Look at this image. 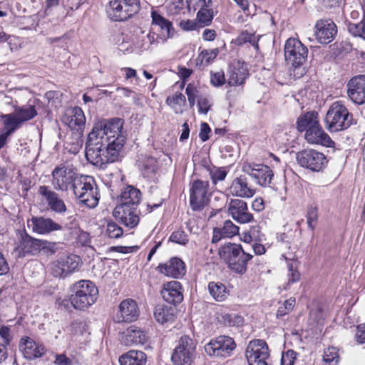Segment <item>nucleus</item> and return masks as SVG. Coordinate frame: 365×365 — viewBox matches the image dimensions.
I'll list each match as a JSON object with an SVG mask.
<instances>
[{"instance_id": "1", "label": "nucleus", "mask_w": 365, "mask_h": 365, "mask_svg": "<svg viewBox=\"0 0 365 365\" xmlns=\"http://www.w3.org/2000/svg\"><path fill=\"white\" fill-rule=\"evenodd\" d=\"M123 120L112 118L94 124L86 144V157L93 165L102 166L118 161L125 142Z\"/></svg>"}, {"instance_id": "2", "label": "nucleus", "mask_w": 365, "mask_h": 365, "mask_svg": "<svg viewBox=\"0 0 365 365\" xmlns=\"http://www.w3.org/2000/svg\"><path fill=\"white\" fill-rule=\"evenodd\" d=\"M69 301L76 309L83 310L93 304L98 294V289L90 280H80L70 288Z\"/></svg>"}, {"instance_id": "3", "label": "nucleus", "mask_w": 365, "mask_h": 365, "mask_svg": "<svg viewBox=\"0 0 365 365\" xmlns=\"http://www.w3.org/2000/svg\"><path fill=\"white\" fill-rule=\"evenodd\" d=\"M220 257L224 259L230 269L238 274L247 271V264L253 256L245 252L240 245L229 243L219 252Z\"/></svg>"}, {"instance_id": "4", "label": "nucleus", "mask_w": 365, "mask_h": 365, "mask_svg": "<svg viewBox=\"0 0 365 365\" xmlns=\"http://www.w3.org/2000/svg\"><path fill=\"white\" fill-rule=\"evenodd\" d=\"M353 123V116L345 106L336 101L329 107L325 118L327 128L330 132L347 129Z\"/></svg>"}, {"instance_id": "5", "label": "nucleus", "mask_w": 365, "mask_h": 365, "mask_svg": "<svg viewBox=\"0 0 365 365\" xmlns=\"http://www.w3.org/2000/svg\"><path fill=\"white\" fill-rule=\"evenodd\" d=\"M140 9L139 0H112L107 12L113 21H123L138 14Z\"/></svg>"}, {"instance_id": "6", "label": "nucleus", "mask_w": 365, "mask_h": 365, "mask_svg": "<svg viewBox=\"0 0 365 365\" xmlns=\"http://www.w3.org/2000/svg\"><path fill=\"white\" fill-rule=\"evenodd\" d=\"M308 49L298 39L289 38L284 45V57L286 61L294 68L303 65L307 58Z\"/></svg>"}, {"instance_id": "7", "label": "nucleus", "mask_w": 365, "mask_h": 365, "mask_svg": "<svg viewBox=\"0 0 365 365\" xmlns=\"http://www.w3.org/2000/svg\"><path fill=\"white\" fill-rule=\"evenodd\" d=\"M204 348L206 354L210 356L226 358L235 350L236 344L232 338L221 335L211 339Z\"/></svg>"}, {"instance_id": "8", "label": "nucleus", "mask_w": 365, "mask_h": 365, "mask_svg": "<svg viewBox=\"0 0 365 365\" xmlns=\"http://www.w3.org/2000/svg\"><path fill=\"white\" fill-rule=\"evenodd\" d=\"M81 258L76 255L62 256L51 262L50 269L55 277L65 278L78 270Z\"/></svg>"}, {"instance_id": "9", "label": "nucleus", "mask_w": 365, "mask_h": 365, "mask_svg": "<svg viewBox=\"0 0 365 365\" xmlns=\"http://www.w3.org/2000/svg\"><path fill=\"white\" fill-rule=\"evenodd\" d=\"M195 345L188 336H182L174 349L171 359L178 365H191L194 358Z\"/></svg>"}, {"instance_id": "10", "label": "nucleus", "mask_w": 365, "mask_h": 365, "mask_svg": "<svg viewBox=\"0 0 365 365\" xmlns=\"http://www.w3.org/2000/svg\"><path fill=\"white\" fill-rule=\"evenodd\" d=\"M51 175L54 189L60 191H66L69 187L73 188V185L79 177L73 169L62 165L56 167Z\"/></svg>"}, {"instance_id": "11", "label": "nucleus", "mask_w": 365, "mask_h": 365, "mask_svg": "<svg viewBox=\"0 0 365 365\" xmlns=\"http://www.w3.org/2000/svg\"><path fill=\"white\" fill-rule=\"evenodd\" d=\"M209 182L197 180L194 181L190 190V205L192 210H202L209 202Z\"/></svg>"}, {"instance_id": "12", "label": "nucleus", "mask_w": 365, "mask_h": 365, "mask_svg": "<svg viewBox=\"0 0 365 365\" xmlns=\"http://www.w3.org/2000/svg\"><path fill=\"white\" fill-rule=\"evenodd\" d=\"M269 348L262 339L251 341L246 349V357L249 365H268Z\"/></svg>"}, {"instance_id": "13", "label": "nucleus", "mask_w": 365, "mask_h": 365, "mask_svg": "<svg viewBox=\"0 0 365 365\" xmlns=\"http://www.w3.org/2000/svg\"><path fill=\"white\" fill-rule=\"evenodd\" d=\"M298 163L304 168L319 172L327 165L328 161L325 155L314 150H304L297 155Z\"/></svg>"}, {"instance_id": "14", "label": "nucleus", "mask_w": 365, "mask_h": 365, "mask_svg": "<svg viewBox=\"0 0 365 365\" xmlns=\"http://www.w3.org/2000/svg\"><path fill=\"white\" fill-rule=\"evenodd\" d=\"M242 170L251 177L257 184L262 187L269 186L274 178L273 171L265 165L245 163L242 167Z\"/></svg>"}, {"instance_id": "15", "label": "nucleus", "mask_w": 365, "mask_h": 365, "mask_svg": "<svg viewBox=\"0 0 365 365\" xmlns=\"http://www.w3.org/2000/svg\"><path fill=\"white\" fill-rule=\"evenodd\" d=\"M227 212L234 220L240 224L250 223L254 220L253 215L249 211L246 202L240 199H231Z\"/></svg>"}, {"instance_id": "16", "label": "nucleus", "mask_w": 365, "mask_h": 365, "mask_svg": "<svg viewBox=\"0 0 365 365\" xmlns=\"http://www.w3.org/2000/svg\"><path fill=\"white\" fill-rule=\"evenodd\" d=\"M139 314L140 310L136 302L132 299H126L120 303L114 321L117 323L133 322L138 319Z\"/></svg>"}, {"instance_id": "17", "label": "nucleus", "mask_w": 365, "mask_h": 365, "mask_svg": "<svg viewBox=\"0 0 365 365\" xmlns=\"http://www.w3.org/2000/svg\"><path fill=\"white\" fill-rule=\"evenodd\" d=\"M348 98L355 104L365 103V76L357 75L352 77L346 83Z\"/></svg>"}, {"instance_id": "18", "label": "nucleus", "mask_w": 365, "mask_h": 365, "mask_svg": "<svg viewBox=\"0 0 365 365\" xmlns=\"http://www.w3.org/2000/svg\"><path fill=\"white\" fill-rule=\"evenodd\" d=\"M337 32L336 26L331 19L318 20L314 26V36L322 44L331 42Z\"/></svg>"}, {"instance_id": "19", "label": "nucleus", "mask_w": 365, "mask_h": 365, "mask_svg": "<svg viewBox=\"0 0 365 365\" xmlns=\"http://www.w3.org/2000/svg\"><path fill=\"white\" fill-rule=\"evenodd\" d=\"M113 214L115 219L130 228L137 226L140 220L137 206L118 205L115 207Z\"/></svg>"}, {"instance_id": "20", "label": "nucleus", "mask_w": 365, "mask_h": 365, "mask_svg": "<svg viewBox=\"0 0 365 365\" xmlns=\"http://www.w3.org/2000/svg\"><path fill=\"white\" fill-rule=\"evenodd\" d=\"M229 192L235 197L250 198L255 195L256 190L249 183L247 177L245 175H241L232 180Z\"/></svg>"}, {"instance_id": "21", "label": "nucleus", "mask_w": 365, "mask_h": 365, "mask_svg": "<svg viewBox=\"0 0 365 365\" xmlns=\"http://www.w3.org/2000/svg\"><path fill=\"white\" fill-rule=\"evenodd\" d=\"M28 226L32 231L38 235H47L53 231L62 230V226L51 218L43 217H33L28 220Z\"/></svg>"}, {"instance_id": "22", "label": "nucleus", "mask_w": 365, "mask_h": 365, "mask_svg": "<svg viewBox=\"0 0 365 365\" xmlns=\"http://www.w3.org/2000/svg\"><path fill=\"white\" fill-rule=\"evenodd\" d=\"M38 193L43 197L48 207L53 212L63 214L66 211L67 208L64 201L59 197L58 193L51 190L48 186H40Z\"/></svg>"}, {"instance_id": "23", "label": "nucleus", "mask_w": 365, "mask_h": 365, "mask_svg": "<svg viewBox=\"0 0 365 365\" xmlns=\"http://www.w3.org/2000/svg\"><path fill=\"white\" fill-rule=\"evenodd\" d=\"M157 269L165 276L173 278H179L185 274V263L178 257H173L167 262L159 264Z\"/></svg>"}, {"instance_id": "24", "label": "nucleus", "mask_w": 365, "mask_h": 365, "mask_svg": "<svg viewBox=\"0 0 365 365\" xmlns=\"http://www.w3.org/2000/svg\"><path fill=\"white\" fill-rule=\"evenodd\" d=\"M40 239L34 238L25 231L19 232V244L17 250L24 255H36L39 253Z\"/></svg>"}, {"instance_id": "25", "label": "nucleus", "mask_w": 365, "mask_h": 365, "mask_svg": "<svg viewBox=\"0 0 365 365\" xmlns=\"http://www.w3.org/2000/svg\"><path fill=\"white\" fill-rule=\"evenodd\" d=\"M161 295L163 299L170 304L180 303L183 299L181 284L178 281H171L164 284Z\"/></svg>"}, {"instance_id": "26", "label": "nucleus", "mask_w": 365, "mask_h": 365, "mask_svg": "<svg viewBox=\"0 0 365 365\" xmlns=\"http://www.w3.org/2000/svg\"><path fill=\"white\" fill-rule=\"evenodd\" d=\"M147 340V334L134 325L129 327L122 334V341L126 346L144 344Z\"/></svg>"}, {"instance_id": "27", "label": "nucleus", "mask_w": 365, "mask_h": 365, "mask_svg": "<svg viewBox=\"0 0 365 365\" xmlns=\"http://www.w3.org/2000/svg\"><path fill=\"white\" fill-rule=\"evenodd\" d=\"M305 138L308 143L312 144H318L327 147H331L334 144L329 135L322 130L320 125L307 129L305 133Z\"/></svg>"}, {"instance_id": "28", "label": "nucleus", "mask_w": 365, "mask_h": 365, "mask_svg": "<svg viewBox=\"0 0 365 365\" xmlns=\"http://www.w3.org/2000/svg\"><path fill=\"white\" fill-rule=\"evenodd\" d=\"M19 347L24 357L28 359L40 357L44 353V347L38 345L35 341L28 336L21 339Z\"/></svg>"}, {"instance_id": "29", "label": "nucleus", "mask_w": 365, "mask_h": 365, "mask_svg": "<svg viewBox=\"0 0 365 365\" xmlns=\"http://www.w3.org/2000/svg\"><path fill=\"white\" fill-rule=\"evenodd\" d=\"M249 73L247 65L238 61L231 67L227 83L230 86L242 85L244 83Z\"/></svg>"}, {"instance_id": "30", "label": "nucleus", "mask_w": 365, "mask_h": 365, "mask_svg": "<svg viewBox=\"0 0 365 365\" xmlns=\"http://www.w3.org/2000/svg\"><path fill=\"white\" fill-rule=\"evenodd\" d=\"M239 227L231 220H225L222 227H215L213 229L212 242L216 243L222 238H232L239 233Z\"/></svg>"}, {"instance_id": "31", "label": "nucleus", "mask_w": 365, "mask_h": 365, "mask_svg": "<svg viewBox=\"0 0 365 365\" xmlns=\"http://www.w3.org/2000/svg\"><path fill=\"white\" fill-rule=\"evenodd\" d=\"M96 184L95 180L91 176L81 175L73 185V194L78 199Z\"/></svg>"}, {"instance_id": "32", "label": "nucleus", "mask_w": 365, "mask_h": 365, "mask_svg": "<svg viewBox=\"0 0 365 365\" xmlns=\"http://www.w3.org/2000/svg\"><path fill=\"white\" fill-rule=\"evenodd\" d=\"M66 123L71 130H81L86 124V117L83 111L79 107L73 108L71 115L66 119Z\"/></svg>"}, {"instance_id": "33", "label": "nucleus", "mask_w": 365, "mask_h": 365, "mask_svg": "<svg viewBox=\"0 0 365 365\" xmlns=\"http://www.w3.org/2000/svg\"><path fill=\"white\" fill-rule=\"evenodd\" d=\"M146 355L141 351H130L119 358L120 365H145Z\"/></svg>"}, {"instance_id": "34", "label": "nucleus", "mask_w": 365, "mask_h": 365, "mask_svg": "<svg viewBox=\"0 0 365 365\" xmlns=\"http://www.w3.org/2000/svg\"><path fill=\"white\" fill-rule=\"evenodd\" d=\"M141 200V193L139 190L132 187H126L120 195V205L128 206H138Z\"/></svg>"}, {"instance_id": "35", "label": "nucleus", "mask_w": 365, "mask_h": 365, "mask_svg": "<svg viewBox=\"0 0 365 365\" xmlns=\"http://www.w3.org/2000/svg\"><path fill=\"white\" fill-rule=\"evenodd\" d=\"M175 308L170 306L157 305L154 311V317L158 323L164 324L175 319Z\"/></svg>"}, {"instance_id": "36", "label": "nucleus", "mask_w": 365, "mask_h": 365, "mask_svg": "<svg viewBox=\"0 0 365 365\" xmlns=\"http://www.w3.org/2000/svg\"><path fill=\"white\" fill-rule=\"evenodd\" d=\"M318 125H319L318 113L314 111L306 113L297 120V129L301 132Z\"/></svg>"}, {"instance_id": "37", "label": "nucleus", "mask_w": 365, "mask_h": 365, "mask_svg": "<svg viewBox=\"0 0 365 365\" xmlns=\"http://www.w3.org/2000/svg\"><path fill=\"white\" fill-rule=\"evenodd\" d=\"M13 113L21 124L36 117L37 111L34 106L26 104L16 107Z\"/></svg>"}, {"instance_id": "38", "label": "nucleus", "mask_w": 365, "mask_h": 365, "mask_svg": "<svg viewBox=\"0 0 365 365\" xmlns=\"http://www.w3.org/2000/svg\"><path fill=\"white\" fill-rule=\"evenodd\" d=\"M151 17L153 24L160 28L163 36L165 38H170V31L173 29L172 23L155 11H152Z\"/></svg>"}, {"instance_id": "39", "label": "nucleus", "mask_w": 365, "mask_h": 365, "mask_svg": "<svg viewBox=\"0 0 365 365\" xmlns=\"http://www.w3.org/2000/svg\"><path fill=\"white\" fill-rule=\"evenodd\" d=\"M100 194L96 184L78 198L81 203L89 208L96 207L98 204Z\"/></svg>"}, {"instance_id": "40", "label": "nucleus", "mask_w": 365, "mask_h": 365, "mask_svg": "<svg viewBox=\"0 0 365 365\" xmlns=\"http://www.w3.org/2000/svg\"><path fill=\"white\" fill-rule=\"evenodd\" d=\"M208 290L212 298L217 302L224 301L227 295L226 287L220 282H210Z\"/></svg>"}, {"instance_id": "41", "label": "nucleus", "mask_w": 365, "mask_h": 365, "mask_svg": "<svg viewBox=\"0 0 365 365\" xmlns=\"http://www.w3.org/2000/svg\"><path fill=\"white\" fill-rule=\"evenodd\" d=\"M141 173L144 178H153L157 170V160L153 157H147L141 162Z\"/></svg>"}, {"instance_id": "42", "label": "nucleus", "mask_w": 365, "mask_h": 365, "mask_svg": "<svg viewBox=\"0 0 365 365\" xmlns=\"http://www.w3.org/2000/svg\"><path fill=\"white\" fill-rule=\"evenodd\" d=\"M1 118L4 124L3 131L10 135L14 133L21 125L20 122H19V120L13 113L10 114L1 115Z\"/></svg>"}, {"instance_id": "43", "label": "nucleus", "mask_w": 365, "mask_h": 365, "mask_svg": "<svg viewBox=\"0 0 365 365\" xmlns=\"http://www.w3.org/2000/svg\"><path fill=\"white\" fill-rule=\"evenodd\" d=\"M339 350L334 346H329L324 350L322 361L325 365H336L339 361Z\"/></svg>"}, {"instance_id": "44", "label": "nucleus", "mask_w": 365, "mask_h": 365, "mask_svg": "<svg viewBox=\"0 0 365 365\" xmlns=\"http://www.w3.org/2000/svg\"><path fill=\"white\" fill-rule=\"evenodd\" d=\"M155 40V34L149 33L145 35L142 32V35L138 36V41L135 43V48L141 51L147 50L153 43Z\"/></svg>"}, {"instance_id": "45", "label": "nucleus", "mask_w": 365, "mask_h": 365, "mask_svg": "<svg viewBox=\"0 0 365 365\" xmlns=\"http://www.w3.org/2000/svg\"><path fill=\"white\" fill-rule=\"evenodd\" d=\"M213 19V11L209 8H200L197 14V21L200 26H208Z\"/></svg>"}, {"instance_id": "46", "label": "nucleus", "mask_w": 365, "mask_h": 365, "mask_svg": "<svg viewBox=\"0 0 365 365\" xmlns=\"http://www.w3.org/2000/svg\"><path fill=\"white\" fill-rule=\"evenodd\" d=\"M298 262L290 260L287 262L289 283H294L299 280L300 274L297 270Z\"/></svg>"}, {"instance_id": "47", "label": "nucleus", "mask_w": 365, "mask_h": 365, "mask_svg": "<svg viewBox=\"0 0 365 365\" xmlns=\"http://www.w3.org/2000/svg\"><path fill=\"white\" fill-rule=\"evenodd\" d=\"M219 53L218 48H213L210 50H203L199 55L198 58L201 59V63L207 66L211 63L217 56Z\"/></svg>"}, {"instance_id": "48", "label": "nucleus", "mask_w": 365, "mask_h": 365, "mask_svg": "<svg viewBox=\"0 0 365 365\" xmlns=\"http://www.w3.org/2000/svg\"><path fill=\"white\" fill-rule=\"evenodd\" d=\"M349 32L356 37H361L365 40V22L357 24L349 23L347 24Z\"/></svg>"}, {"instance_id": "49", "label": "nucleus", "mask_w": 365, "mask_h": 365, "mask_svg": "<svg viewBox=\"0 0 365 365\" xmlns=\"http://www.w3.org/2000/svg\"><path fill=\"white\" fill-rule=\"evenodd\" d=\"M306 218L308 227L314 230L318 220V209L316 205H312L308 207Z\"/></svg>"}, {"instance_id": "50", "label": "nucleus", "mask_w": 365, "mask_h": 365, "mask_svg": "<svg viewBox=\"0 0 365 365\" xmlns=\"http://www.w3.org/2000/svg\"><path fill=\"white\" fill-rule=\"evenodd\" d=\"M106 235L110 238H119L123 235V229L114 222H108L106 226Z\"/></svg>"}, {"instance_id": "51", "label": "nucleus", "mask_w": 365, "mask_h": 365, "mask_svg": "<svg viewBox=\"0 0 365 365\" xmlns=\"http://www.w3.org/2000/svg\"><path fill=\"white\" fill-rule=\"evenodd\" d=\"M227 175V172L224 168L214 167L210 170V175L214 184H217L219 181L224 180Z\"/></svg>"}, {"instance_id": "52", "label": "nucleus", "mask_w": 365, "mask_h": 365, "mask_svg": "<svg viewBox=\"0 0 365 365\" xmlns=\"http://www.w3.org/2000/svg\"><path fill=\"white\" fill-rule=\"evenodd\" d=\"M223 322L230 327H239L243 324V317L235 314H225L222 315Z\"/></svg>"}, {"instance_id": "53", "label": "nucleus", "mask_w": 365, "mask_h": 365, "mask_svg": "<svg viewBox=\"0 0 365 365\" xmlns=\"http://www.w3.org/2000/svg\"><path fill=\"white\" fill-rule=\"evenodd\" d=\"M57 250V243L45 240H40L39 252L43 251L46 255H51L55 254Z\"/></svg>"}, {"instance_id": "54", "label": "nucleus", "mask_w": 365, "mask_h": 365, "mask_svg": "<svg viewBox=\"0 0 365 365\" xmlns=\"http://www.w3.org/2000/svg\"><path fill=\"white\" fill-rule=\"evenodd\" d=\"M185 97L181 93H176L173 96H168L166 99V103L171 108L175 110L176 113H178V106H180L182 102H185Z\"/></svg>"}, {"instance_id": "55", "label": "nucleus", "mask_w": 365, "mask_h": 365, "mask_svg": "<svg viewBox=\"0 0 365 365\" xmlns=\"http://www.w3.org/2000/svg\"><path fill=\"white\" fill-rule=\"evenodd\" d=\"M170 240L173 242L185 245L188 241L187 235L182 230H178L173 232L170 236Z\"/></svg>"}, {"instance_id": "56", "label": "nucleus", "mask_w": 365, "mask_h": 365, "mask_svg": "<svg viewBox=\"0 0 365 365\" xmlns=\"http://www.w3.org/2000/svg\"><path fill=\"white\" fill-rule=\"evenodd\" d=\"M245 240L249 238L250 240L262 242L264 240V235L262 233L261 229L258 225L251 227L248 236H245Z\"/></svg>"}, {"instance_id": "57", "label": "nucleus", "mask_w": 365, "mask_h": 365, "mask_svg": "<svg viewBox=\"0 0 365 365\" xmlns=\"http://www.w3.org/2000/svg\"><path fill=\"white\" fill-rule=\"evenodd\" d=\"M197 106L200 113L207 114L212 106V103L208 97L200 96L197 100Z\"/></svg>"}, {"instance_id": "58", "label": "nucleus", "mask_w": 365, "mask_h": 365, "mask_svg": "<svg viewBox=\"0 0 365 365\" xmlns=\"http://www.w3.org/2000/svg\"><path fill=\"white\" fill-rule=\"evenodd\" d=\"M297 353L292 350H289L286 354L283 355L281 359V365H294Z\"/></svg>"}, {"instance_id": "59", "label": "nucleus", "mask_w": 365, "mask_h": 365, "mask_svg": "<svg viewBox=\"0 0 365 365\" xmlns=\"http://www.w3.org/2000/svg\"><path fill=\"white\" fill-rule=\"evenodd\" d=\"M211 83L215 86H220L225 83V78L222 71L216 72L211 75Z\"/></svg>"}, {"instance_id": "60", "label": "nucleus", "mask_w": 365, "mask_h": 365, "mask_svg": "<svg viewBox=\"0 0 365 365\" xmlns=\"http://www.w3.org/2000/svg\"><path fill=\"white\" fill-rule=\"evenodd\" d=\"M210 131V128L207 123H202L201 124L199 137L202 142H205L209 139V133Z\"/></svg>"}, {"instance_id": "61", "label": "nucleus", "mask_w": 365, "mask_h": 365, "mask_svg": "<svg viewBox=\"0 0 365 365\" xmlns=\"http://www.w3.org/2000/svg\"><path fill=\"white\" fill-rule=\"evenodd\" d=\"M197 23L192 20H182L180 22V27L184 31H192L197 27Z\"/></svg>"}, {"instance_id": "62", "label": "nucleus", "mask_w": 365, "mask_h": 365, "mask_svg": "<svg viewBox=\"0 0 365 365\" xmlns=\"http://www.w3.org/2000/svg\"><path fill=\"white\" fill-rule=\"evenodd\" d=\"M356 329V341L360 344L365 343V323L358 325Z\"/></svg>"}, {"instance_id": "63", "label": "nucleus", "mask_w": 365, "mask_h": 365, "mask_svg": "<svg viewBox=\"0 0 365 365\" xmlns=\"http://www.w3.org/2000/svg\"><path fill=\"white\" fill-rule=\"evenodd\" d=\"M0 336L4 339V345H8L11 339L9 328L1 327L0 328Z\"/></svg>"}, {"instance_id": "64", "label": "nucleus", "mask_w": 365, "mask_h": 365, "mask_svg": "<svg viewBox=\"0 0 365 365\" xmlns=\"http://www.w3.org/2000/svg\"><path fill=\"white\" fill-rule=\"evenodd\" d=\"M54 363L56 365H72L71 360L64 354L56 355Z\"/></svg>"}]
</instances>
